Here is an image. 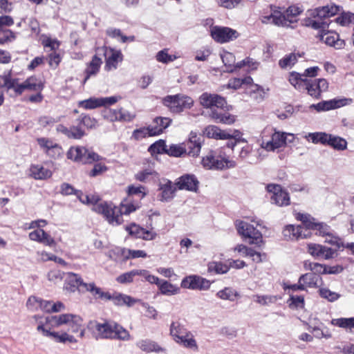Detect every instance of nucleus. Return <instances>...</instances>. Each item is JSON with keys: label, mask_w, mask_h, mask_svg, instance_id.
Wrapping results in <instances>:
<instances>
[{"label": "nucleus", "mask_w": 354, "mask_h": 354, "mask_svg": "<svg viewBox=\"0 0 354 354\" xmlns=\"http://www.w3.org/2000/svg\"><path fill=\"white\" fill-rule=\"evenodd\" d=\"M138 207V205L131 203H122L120 207H118L111 203L102 202L95 203L93 205V210L103 214L109 223L119 225L121 223L122 214H129L136 211Z\"/></svg>", "instance_id": "f257e3e1"}, {"label": "nucleus", "mask_w": 354, "mask_h": 354, "mask_svg": "<svg viewBox=\"0 0 354 354\" xmlns=\"http://www.w3.org/2000/svg\"><path fill=\"white\" fill-rule=\"evenodd\" d=\"M95 330L99 338L118 339L124 341L130 339L129 333L114 322H95Z\"/></svg>", "instance_id": "f03ea898"}, {"label": "nucleus", "mask_w": 354, "mask_h": 354, "mask_svg": "<svg viewBox=\"0 0 354 354\" xmlns=\"http://www.w3.org/2000/svg\"><path fill=\"white\" fill-rule=\"evenodd\" d=\"M66 156L68 159L82 164H91L102 159V157L95 152L82 146L71 147Z\"/></svg>", "instance_id": "7ed1b4c3"}, {"label": "nucleus", "mask_w": 354, "mask_h": 354, "mask_svg": "<svg viewBox=\"0 0 354 354\" xmlns=\"http://www.w3.org/2000/svg\"><path fill=\"white\" fill-rule=\"evenodd\" d=\"M162 102L174 113H179L185 109H190L194 104L192 97L183 94L167 95L164 97Z\"/></svg>", "instance_id": "20e7f679"}, {"label": "nucleus", "mask_w": 354, "mask_h": 354, "mask_svg": "<svg viewBox=\"0 0 354 354\" xmlns=\"http://www.w3.org/2000/svg\"><path fill=\"white\" fill-rule=\"evenodd\" d=\"M52 319L57 326L67 324L69 327V330L73 333L80 332V337H82L84 335V328L82 326L83 320L79 315L62 314L53 316Z\"/></svg>", "instance_id": "39448f33"}, {"label": "nucleus", "mask_w": 354, "mask_h": 354, "mask_svg": "<svg viewBox=\"0 0 354 354\" xmlns=\"http://www.w3.org/2000/svg\"><path fill=\"white\" fill-rule=\"evenodd\" d=\"M204 167L209 169H225L236 167V162L232 160L222 157L216 152L211 151L202 160Z\"/></svg>", "instance_id": "423d86ee"}, {"label": "nucleus", "mask_w": 354, "mask_h": 354, "mask_svg": "<svg viewBox=\"0 0 354 354\" xmlns=\"http://www.w3.org/2000/svg\"><path fill=\"white\" fill-rule=\"evenodd\" d=\"M301 10L297 6H289L285 13L279 11H274L269 17L268 19H272V23L278 26L289 27L290 24L295 22L292 17L299 15L301 12Z\"/></svg>", "instance_id": "0eeeda50"}, {"label": "nucleus", "mask_w": 354, "mask_h": 354, "mask_svg": "<svg viewBox=\"0 0 354 354\" xmlns=\"http://www.w3.org/2000/svg\"><path fill=\"white\" fill-rule=\"evenodd\" d=\"M236 229L240 235L250 239V244H259L262 242L261 233L252 225L245 221H239L236 223Z\"/></svg>", "instance_id": "6e6552de"}, {"label": "nucleus", "mask_w": 354, "mask_h": 354, "mask_svg": "<svg viewBox=\"0 0 354 354\" xmlns=\"http://www.w3.org/2000/svg\"><path fill=\"white\" fill-rule=\"evenodd\" d=\"M266 190L272 194L270 201L279 207L287 206L290 204V196L288 193L283 190L279 185L268 184Z\"/></svg>", "instance_id": "1a4fd4ad"}, {"label": "nucleus", "mask_w": 354, "mask_h": 354, "mask_svg": "<svg viewBox=\"0 0 354 354\" xmlns=\"http://www.w3.org/2000/svg\"><path fill=\"white\" fill-rule=\"evenodd\" d=\"M297 219L301 221L308 231L310 230H316L320 236H330L329 227L323 223H316L315 219L311 217L310 215L299 213Z\"/></svg>", "instance_id": "9d476101"}, {"label": "nucleus", "mask_w": 354, "mask_h": 354, "mask_svg": "<svg viewBox=\"0 0 354 354\" xmlns=\"http://www.w3.org/2000/svg\"><path fill=\"white\" fill-rule=\"evenodd\" d=\"M304 86L308 93L316 99L321 97V93L326 91L328 88V83L324 78L308 80L304 82Z\"/></svg>", "instance_id": "9b49d317"}, {"label": "nucleus", "mask_w": 354, "mask_h": 354, "mask_svg": "<svg viewBox=\"0 0 354 354\" xmlns=\"http://www.w3.org/2000/svg\"><path fill=\"white\" fill-rule=\"evenodd\" d=\"M199 100L204 108H209L211 111L216 110L215 108L223 110L227 105L225 99L217 94L204 93L200 96Z\"/></svg>", "instance_id": "f8f14e48"}, {"label": "nucleus", "mask_w": 354, "mask_h": 354, "mask_svg": "<svg viewBox=\"0 0 354 354\" xmlns=\"http://www.w3.org/2000/svg\"><path fill=\"white\" fill-rule=\"evenodd\" d=\"M211 283L207 279L197 275H189L181 281V287L191 290H207Z\"/></svg>", "instance_id": "ddd939ff"}, {"label": "nucleus", "mask_w": 354, "mask_h": 354, "mask_svg": "<svg viewBox=\"0 0 354 354\" xmlns=\"http://www.w3.org/2000/svg\"><path fill=\"white\" fill-rule=\"evenodd\" d=\"M212 38L219 42L225 43L236 39L239 33L236 30L228 27H214L211 30Z\"/></svg>", "instance_id": "4468645a"}, {"label": "nucleus", "mask_w": 354, "mask_h": 354, "mask_svg": "<svg viewBox=\"0 0 354 354\" xmlns=\"http://www.w3.org/2000/svg\"><path fill=\"white\" fill-rule=\"evenodd\" d=\"M353 100L351 98L333 99L328 101H322L317 104H313L310 106V108L315 109L318 112L326 111L351 104Z\"/></svg>", "instance_id": "2eb2a0df"}, {"label": "nucleus", "mask_w": 354, "mask_h": 354, "mask_svg": "<svg viewBox=\"0 0 354 354\" xmlns=\"http://www.w3.org/2000/svg\"><path fill=\"white\" fill-rule=\"evenodd\" d=\"M283 234L286 239H304L310 236V231L302 223L299 225H288L283 230Z\"/></svg>", "instance_id": "dca6fc26"}, {"label": "nucleus", "mask_w": 354, "mask_h": 354, "mask_svg": "<svg viewBox=\"0 0 354 354\" xmlns=\"http://www.w3.org/2000/svg\"><path fill=\"white\" fill-rule=\"evenodd\" d=\"M106 56V64L104 69L107 71L115 70L118 63L123 60V55L120 50H115L111 48L104 46L103 48Z\"/></svg>", "instance_id": "f3484780"}, {"label": "nucleus", "mask_w": 354, "mask_h": 354, "mask_svg": "<svg viewBox=\"0 0 354 354\" xmlns=\"http://www.w3.org/2000/svg\"><path fill=\"white\" fill-rule=\"evenodd\" d=\"M203 140V136L198 135L196 132L192 131L185 145L186 149L188 150L187 154L192 157L198 156L200 153Z\"/></svg>", "instance_id": "a211bd4d"}, {"label": "nucleus", "mask_w": 354, "mask_h": 354, "mask_svg": "<svg viewBox=\"0 0 354 354\" xmlns=\"http://www.w3.org/2000/svg\"><path fill=\"white\" fill-rule=\"evenodd\" d=\"M84 283L82 277L73 272H68L66 278L65 288L68 291L75 292L76 290L84 292Z\"/></svg>", "instance_id": "6ab92c4d"}, {"label": "nucleus", "mask_w": 354, "mask_h": 354, "mask_svg": "<svg viewBox=\"0 0 354 354\" xmlns=\"http://www.w3.org/2000/svg\"><path fill=\"white\" fill-rule=\"evenodd\" d=\"M37 329L38 331L41 332L44 336L49 337L56 342L66 343V342H68L70 343H74L77 342L76 339L73 336L70 335L65 332L62 333L54 331L51 332L45 328L42 324H39Z\"/></svg>", "instance_id": "aec40b11"}, {"label": "nucleus", "mask_w": 354, "mask_h": 354, "mask_svg": "<svg viewBox=\"0 0 354 354\" xmlns=\"http://www.w3.org/2000/svg\"><path fill=\"white\" fill-rule=\"evenodd\" d=\"M288 136L286 133L275 131L271 137V140L263 142L261 147L267 151H274L283 147L287 143Z\"/></svg>", "instance_id": "412c9836"}, {"label": "nucleus", "mask_w": 354, "mask_h": 354, "mask_svg": "<svg viewBox=\"0 0 354 354\" xmlns=\"http://www.w3.org/2000/svg\"><path fill=\"white\" fill-rule=\"evenodd\" d=\"M198 183L197 178L194 175L186 174L178 178L176 185L179 189L196 192L198 189Z\"/></svg>", "instance_id": "4be33fe9"}, {"label": "nucleus", "mask_w": 354, "mask_h": 354, "mask_svg": "<svg viewBox=\"0 0 354 354\" xmlns=\"http://www.w3.org/2000/svg\"><path fill=\"white\" fill-rule=\"evenodd\" d=\"M57 131L67 136L68 138L81 139L85 132L82 127L77 123V125H73L70 128H67L63 124H59L57 127Z\"/></svg>", "instance_id": "5701e85b"}, {"label": "nucleus", "mask_w": 354, "mask_h": 354, "mask_svg": "<svg viewBox=\"0 0 354 354\" xmlns=\"http://www.w3.org/2000/svg\"><path fill=\"white\" fill-rule=\"evenodd\" d=\"M52 175L50 169L39 165H31L29 169V176L35 180H46Z\"/></svg>", "instance_id": "b1692460"}, {"label": "nucleus", "mask_w": 354, "mask_h": 354, "mask_svg": "<svg viewBox=\"0 0 354 354\" xmlns=\"http://www.w3.org/2000/svg\"><path fill=\"white\" fill-rule=\"evenodd\" d=\"M171 122V120L169 118L157 117L153 120L154 126L150 127L151 131L149 136H154L160 135L163 130L167 128Z\"/></svg>", "instance_id": "393cba45"}, {"label": "nucleus", "mask_w": 354, "mask_h": 354, "mask_svg": "<svg viewBox=\"0 0 354 354\" xmlns=\"http://www.w3.org/2000/svg\"><path fill=\"white\" fill-rule=\"evenodd\" d=\"M299 282H302L305 285V290L307 287L309 288H317L319 287L322 283V277L315 274V273L308 272L304 274H302L299 278Z\"/></svg>", "instance_id": "a878e982"}, {"label": "nucleus", "mask_w": 354, "mask_h": 354, "mask_svg": "<svg viewBox=\"0 0 354 354\" xmlns=\"http://www.w3.org/2000/svg\"><path fill=\"white\" fill-rule=\"evenodd\" d=\"M159 189L161 191L160 201L162 202L170 201L174 198V193L176 190V187L170 180H167L165 183L160 184Z\"/></svg>", "instance_id": "bb28decb"}, {"label": "nucleus", "mask_w": 354, "mask_h": 354, "mask_svg": "<svg viewBox=\"0 0 354 354\" xmlns=\"http://www.w3.org/2000/svg\"><path fill=\"white\" fill-rule=\"evenodd\" d=\"M223 110H212L209 113L211 118L215 120L216 122L225 124H232L235 122L234 115L229 113H223Z\"/></svg>", "instance_id": "cd10ccee"}, {"label": "nucleus", "mask_w": 354, "mask_h": 354, "mask_svg": "<svg viewBox=\"0 0 354 354\" xmlns=\"http://www.w3.org/2000/svg\"><path fill=\"white\" fill-rule=\"evenodd\" d=\"M109 300L113 301V304L116 306L126 305L129 307L133 306L138 301L131 296L119 292H115L113 295L111 294Z\"/></svg>", "instance_id": "c85d7f7f"}, {"label": "nucleus", "mask_w": 354, "mask_h": 354, "mask_svg": "<svg viewBox=\"0 0 354 354\" xmlns=\"http://www.w3.org/2000/svg\"><path fill=\"white\" fill-rule=\"evenodd\" d=\"M137 346L145 352L165 353L166 349L161 347L154 341L151 339H142L137 343Z\"/></svg>", "instance_id": "c756f323"}, {"label": "nucleus", "mask_w": 354, "mask_h": 354, "mask_svg": "<svg viewBox=\"0 0 354 354\" xmlns=\"http://www.w3.org/2000/svg\"><path fill=\"white\" fill-rule=\"evenodd\" d=\"M84 292H89L95 299H100L108 301L111 298V294L109 292H104L102 288L97 287L94 283L84 285Z\"/></svg>", "instance_id": "7c9ffc66"}, {"label": "nucleus", "mask_w": 354, "mask_h": 354, "mask_svg": "<svg viewBox=\"0 0 354 354\" xmlns=\"http://www.w3.org/2000/svg\"><path fill=\"white\" fill-rule=\"evenodd\" d=\"M175 342L185 348L192 349L194 351L198 350L196 341L190 331L187 334H184V335L178 337Z\"/></svg>", "instance_id": "2f4dec72"}, {"label": "nucleus", "mask_w": 354, "mask_h": 354, "mask_svg": "<svg viewBox=\"0 0 354 354\" xmlns=\"http://www.w3.org/2000/svg\"><path fill=\"white\" fill-rule=\"evenodd\" d=\"M303 25L306 27H310L315 30H320L321 32H324L329 26L328 21H319L318 19H313L310 17H307L304 19Z\"/></svg>", "instance_id": "473e14b6"}, {"label": "nucleus", "mask_w": 354, "mask_h": 354, "mask_svg": "<svg viewBox=\"0 0 354 354\" xmlns=\"http://www.w3.org/2000/svg\"><path fill=\"white\" fill-rule=\"evenodd\" d=\"M102 63V59L97 55L93 57L92 60L86 69V75L84 80V84L88 80L90 76L96 75L98 73Z\"/></svg>", "instance_id": "72a5a7b5"}, {"label": "nucleus", "mask_w": 354, "mask_h": 354, "mask_svg": "<svg viewBox=\"0 0 354 354\" xmlns=\"http://www.w3.org/2000/svg\"><path fill=\"white\" fill-rule=\"evenodd\" d=\"M189 331V330L179 322H172L170 325L169 333L174 341L178 339V337H180V336L187 334Z\"/></svg>", "instance_id": "f704fd0d"}, {"label": "nucleus", "mask_w": 354, "mask_h": 354, "mask_svg": "<svg viewBox=\"0 0 354 354\" xmlns=\"http://www.w3.org/2000/svg\"><path fill=\"white\" fill-rule=\"evenodd\" d=\"M112 113L111 120H119V121H131L135 115L131 114L129 111H124L123 109L110 110Z\"/></svg>", "instance_id": "c9c22d12"}, {"label": "nucleus", "mask_w": 354, "mask_h": 354, "mask_svg": "<svg viewBox=\"0 0 354 354\" xmlns=\"http://www.w3.org/2000/svg\"><path fill=\"white\" fill-rule=\"evenodd\" d=\"M216 296L223 300H229L234 301L235 299L239 297L237 291L230 287H226L223 290H219L216 293Z\"/></svg>", "instance_id": "e433bc0d"}, {"label": "nucleus", "mask_w": 354, "mask_h": 354, "mask_svg": "<svg viewBox=\"0 0 354 354\" xmlns=\"http://www.w3.org/2000/svg\"><path fill=\"white\" fill-rule=\"evenodd\" d=\"M159 290L162 295H174L179 292L180 288L167 281H161L158 286Z\"/></svg>", "instance_id": "4c0bfd02"}, {"label": "nucleus", "mask_w": 354, "mask_h": 354, "mask_svg": "<svg viewBox=\"0 0 354 354\" xmlns=\"http://www.w3.org/2000/svg\"><path fill=\"white\" fill-rule=\"evenodd\" d=\"M221 58L226 67L225 71L228 73L234 72V64H235L234 55L229 52H224L221 54Z\"/></svg>", "instance_id": "58836bf2"}, {"label": "nucleus", "mask_w": 354, "mask_h": 354, "mask_svg": "<svg viewBox=\"0 0 354 354\" xmlns=\"http://www.w3.org/2000/svg\"><path fill=\"white\" fill-rule=\"evenodd\" d=\"M310 15L314 18L318 19L319 21H328L329 24L331 22L329 19L328 6L317 8L312 11Z\"/></svg>", "instance_id": "ea45409f"}, {"label": "nucleus", "mask_w": 354, "mask_h": 354, "mask_svg": "<svg viewBox=\"0 0 354 354\" xmlns=\"http://www.w3.org/2000/svg\"><path fill=\"white\" fill-rule=\"evenodd\" d=\"M307 80V78H304L301 73L297 72H292L290 73L289 77L290 83L295 86L297 89L300 90L301 88H305L304 82Z\"/></svg>", "instance_id": "a19ab883"}, {"label": "nucleus", "mask_w": 354, "mask_h": 354, "mask_svg": "<svg viewBox=\"0 0 354 354\" xmlns=\"http://www.w3.org/2000/svg\"><path fill=\"white\" fill-rule=\"evenodd\" d=\"M15 39L16 35L11 30L0 28V45L12 42Z\"/></svg>", "instance_id": "79ce46f5"}, {"label": "nucleus", "mask_w": 354, "mask_h": 354, "mask_svg": "<svg viewBox=\"0 0 354 354\" xmlns=\"http://www.w3.org/2000/svg\"><path fill=\"white\" fill-rule=\"evenodd\" d=\"M300 54L290 53L286 55L279 62V65L282 68L294 65L297 62V57H300Z\"/></svg>", "instance_id": "37998d69"}, {"label": "nucleus", "mask_w": 354, "mask_h": 354, "mask_svg": "<svg viewBox=\"0 0 354 354\" xmlns=\"http://www.w3.org/2000/svg\"><path fill=\"white\" fill-rule=\"evenodd\" d=\"M230 270V266L222 262H211L208 265V270L216 274H225Z\"/></svg>", "instance_id": "c03bdc74"}, {"label": "nucleus", "mask_w": 354, "mask_h": 354, "mask_svg": "<svg viewBox=\"0 0 354 354\" xmlns=\"http://www.w3.org/2000/svg\"><path fill=\"white\" fill-rule=\"evenodd\" d=\"M318 37L327 45L333 46L335 43V40L339 37V35L333 32H330L327 29H326L325 31L319 34Z\"/></svg>", "instance_id": "a18cd8bd"}, {"label": "nucleus", "mask_w": 354, "mask_h": 354, "mask_svg": "<svg viewBox=\"0 0 354 354\" xmlns=\"http://www.w3.org/2000/svg\"><path fill=\"white\" fill-rule=\"evenodd\" d=\"M331 324L344 328H354V317L333 319Z\"/></svg>", "instance_id": "49530a36"}, {"label": "nucleus", "mask_w": 354, "mask_h": 354, "mask_svg": "<svg viewBox=\"0 0 354 354\" xmlns=\"http://www.w3.org/2000/svg\"><path fill=\"white\" fill-rule=\"evenodd\" d=\"M167 146L165 143V141L163 140H160L153 144H152L149 147L148 151L151 153V155L155 153H167Z\"/></svg>", "instance_id": "de8ad7c7"}, {"label": "nucleus", "mask_w": 354, "mask_h": 354, "mask_svg": "<svg viewBox=\"0 0 354 354\" xmlns=\"http://www.w3.org/2000/svg\"><path fill=\"white\" fill-rule=\"evenodd\" d=\"M329 140L328 145L332 147L335 149L344 150L346 148V141L339 136L332 135Z\"/></svg>", "instance_id": "09e8293b"}, {"label": "nucleus", "mask_w": 354, "mask_h": 354, "mask_svg": "<svg viewBox=\"0 0 354 354\" xmlns=\"http://www.w3.org/2000/svg\"><path fill=\"white\" fill-rule=\"evenodd\" d=\"M79 106L83 107L85 109H93L97 107H100L102 106L100 102V97H90L87 100L80 101L79 102Z\"/></svg>", "instance_id": "8fccbe9b"}, {"label": "nucleus", "mask_w": 354, "mask_h": 354, "mask_svg": "<svg viewBox=\"0 0 354 354\" xmlns=\"http://www.w3.org/2000/svg\"><path fill=\"white\" fill-rule=\"evenodd\" d=\"M186 153V148L179 145H171L167 149V154L170 156L180 157Z\"/></svg>", "instance_id": "3c124183"}, {"label": "nucleus", "mask_w": 354, "mask_h": 354, "mask_svg": "<svg viewBox=\"0 0 354 354\" xmlns=\"http://www.w3.org/2000/svg\"><path fill=\"white\" fill-rule=\"evenodd\" d=\"M319 295L330 302H333L340 297V295L330 290L328 288H322L319 290Z\"/></svg>", "instance_id": "603ef678"}, {"label": "nucleus", "mask_w": 354, "mask_h": 354, "mask_svg": "<svg viewBox=\"0 0 354 354\" xmlns=\"http://www.w3.org/2000/svg\"><path fill=\"white\" fill-rule=\"evenodd\" d=\"M335 21L342 26H348L354 23V14L350 12H342L339 17L335 19Z\"/></svg>", "instance_id": "864d4df0"}, {"label": "nucleus", "mask_w": 354, "mask_h": 354, "mask_svg": "<svg viewBox=\"0 0 354 354\" xmlns=\"http://www.w3.org/2000/svg\"><path fill=\"white\" fill-rule=\"evenodd\" d=\"M77 122L80 126L82 124L88 129L94 128L96 125V120L95 119L84 114H81Z\"/></svg>", "instance_id": "5fc2aeb1"}, {"label": "nucleus", "mask_w": 354, "mask_h": 354, "mask_svg": "<svg viewBox=\"0 0 354 354\" xmlns=\"http://www.w3.org/2000/svg\"><path fill=\"white\" fill-rule=\"evenodd\" d=\"M256 299L254 300L257 303L266 306L269 304L274 303L277 301V297L273 295H254Z\"/></svg>", "instance_id": "6e6d98bb"}, {"label": "nucleus", "mask_w": 354, "mask_h": 354, "mask_svg": "<svg viewBox=\"0 0 354 354\" xmlns=\"http://www.w3.org/2000/svg\"><path fill=\"white\" fill-rule=\"evenodd\" d=\"M41 299L35 296H30L26 302L27 308L31 311H36L41 307Z\"/></svg>", "instance_id": "4d7b16f0"}, {"label": "nucleus", "mask_w": 354, "mask_h": 354, "mask_svg": "<svg viewBox=\"0 0 354 354\" xmlns=\"http://www.w3.org/2000/svg\"><path fill=\"white\" fill-rule=\"evenodd\" d=\"M126 256H127V250L125 248H116L109 252V258L115 261H117L120 257H122L124 260H127Z\"/></svg>", "instance_id": "13d9d810"}, {"label": "nucleus", "mask_w": 354, "mask_h": 354, "mask_svg": "<svg viewBox=\"0 0 354 354\" xmlns=\"http://www.w3.org/2000/svg\"><path fill=\"white\" fill-rule=\"evenodd\" d=\"M143 227H141L136 223H131L130 225L126 226L125 230L131 236L136 238L141 239L142 233H143Z\"/></svg>", "instance_id": "bf43d9fd"}, {"label": "nucleus", "mask_w": 354, "mask_h": 354, "mask_svg": "<svg viewBox=\"0 0 354 354\" xmlns=\"http://www.w3.org/2000/svg\"><path fill=\"white\" fill-rule=\"evenodd\" d=\"M108 169L107 167L102 163H95L93 168L90 171L88 176L90 177H96L102 175L103 173L106 171Z\"/></svg>", "instance_id": "052dcab7"}, {"label": "nucleus", "mask_w": 354, "mask_h": 354, "mask_svg": "<svg viewBox=\"0 0 354 354\" xmlns=\"http://www.w3.org/2000/svg\"><path fill=\"white\" fill-rule=\"evenodd\" d=\"M25 87L28 90L39 91L42 89V86L37 83V80L34 77L28 78L25 82Z\"/></svg>", "instance_id": "680f3d73"}, {"label": "nucleus", "mask_w": 354, "mask_h": 354, "mask_svg": "<svg viewBox=\"0 0 354 354\" xmlns=\"http://www.w3.org/2000/svg\"><path fill=\"white\" fill-rule=\"evenodd\" d=\"M322 249L320 252V259H333L335 256H337V250H333L330 248L322 245Z\"/></svg>", "instance_id": "e2e57ef3"}, {"label": "nucleus", "mask_w": 354, "mask_h": 354, "mask_svg": "<svg viewBox=\"0 0 354 354\" xmlns=\"http://www.w3.org/2000/svg\"><path fill=\"white\" fill-rule=\"evenodd\" d=\"M1 79L3 80V87H6L8 89L15 88L17 83V79L11 78L10 73L2 75Z\"/></svg>", "instance_id": "0e129e2a"}, {"label": "nucleus", "mask_w": 354, "mask_h": 354, "mask_svg": "<svg viewBox=\"0 0 354 354\" xmlns=\"http://www.w3.org/2000/svg\"><path fill=\"white\" fill-rule=\"evenodd\" d=\"M288 301L290 302V307L303 308L304 306V298L303 296L290 295Z\"/></svg>", "instance_id": "69168bd1"}, {"label": "nucleus", "mask_w": 354, "mask_h": 354, "mask_svg": "<svg viewBox=\"0 0 354 354\" xmlns=\"http://www.w3.org/2000/svg\"><path fill=\"white\" fill-rule=\"evenodd\" d=\"M135 273L133 272V270H131L129 272L119 275L116 278V281L122 284L129 283L133 281Z\"/></svg>", "instance_id": "338daca9"}, {"label": "nucleus", "mask_w": 354, "mask_h": 354, "mask_svg": "<svg viewBox=\"0 0 354 354\" xmlns=\"http://www.w3.org/2000/svg\"><path fill=\"white\" fill-rule=\"evenodd\" d=\"M145 187L142 186H133L131 185L128 187V194L129 196L136 195L138 196L140 198H142L145 196V193L144 192Z\"/></svg>", "instance_id": "774afa93"}]
</instances>
